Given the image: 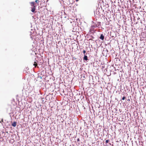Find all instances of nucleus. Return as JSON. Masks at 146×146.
Listing matches in <instances>:
<instances>
[{
  "instance_id": "f257e3e1",
  "label": "nucleus",
  "mask_w": 146,
  "mask_h": 146,
  "mask_svg": "<svg viewBox=\"0 0 146 146\" xmlns=\"http://www.w3.org/2000/svg\"><path fill=\"white\" fill-rule=\"evenodd\" d=\"M30 4L31 6L33 7V8H31V11L33 13L35 12V8L36 7V5H35V2H32L30 3Z\"/></svg>"
},
{
  "instance_id": "0eeeda50",
  "label": "nucleus",
  "mask_w": 146,
  "mask_h": 146,
  "mask_svg": "<svg viewBox=\"0 0 146 146\" xmlns=\"http://www.w3.org/2000/svg\"><path fill=\"white\" fill-rule=\"evenodd\" d=\"M125 96H123L122 97V99L123 100H124L125 99Z\"/></svg>"
},
{
  "instance_id": "7ed1b4c3",
  "label": "nucleus",
  "mask_w": 146,
  "mask_h": 146,
  "mask_svg": "<svg viewBox=\"0 0 146 146\" xmlns=\"http://www.w3.org/2000/svg\"><path fill=\"white\" fill-rule=\"evenodd\" d=\"M100 39H102V40H103L104 38V36H103L102 34L100 36Z\"/></svg>"
},
{
  "instance_id": "1a4fd4ad",
  "label": "nucleus",
  "mask_w": 146,
  "mask_h": 146,
  "mask_svg": "<svg viewBox=\"0 0 146 146\" xmlns=\"http://www.w3.org/2000/svg\"><path fill=\"white\" fill-rule=\"evenodd\" d=\"M109 141V140H107L106 141V143H108Z\"/></svg>"
},
{
  "instance_id": "20e7f679",
  "label": "nucleus",
  "mask_w": 146,
  "mask_h": 146,
  "mask_svg": "<svg viewBox=\"0 0 146 146\" xmlns=\"http://www.w3.org/2000/svg\"><path fill=\"white\" fill-rule=\"evenodd\" d=\"M83 59L84 60H88L87 56L86 55H84L83 58Z\"/></svg>"
},
{
  "instance_id": "39448f33",
  "label": "nucleus",
  "mask_w": 146,
  "mask_h": 146,
  "mask_svg": "<svg viewBox=\"0 0 146 146\" xmlns=\"http://www.w3.org/2000/svg\"><path fill=\"white\" fill-rule=\"evenodd\" d=\"M33 65L35 66V67H36V66H37V63L36 62H34V64H33Z\"/></svg>"
},
{
  "instance_id": "9d476101",
  "label": "nucleus",
  "mask_w": 146,
  "mask_h": 146,
  "mask_svg": "<svg viewBox=\"0 0 146 146\" xmlns=\"http://www.w3.org/2000/svg\"><path fill=\"white\" fill-rule=\"evenodd\" d=\"M77 141H80V139L79 138L78 139H77Z\"/></svg>"
},
{
  "instance_id": "f03ea898",
  "label": "nucleus",
  "mask_w": 146,
  "mask_h": 146,
  "mask_svg": "<svg viewBox=\"0 0 146 146\" xmlns=\"http://www.w3.org/2000/svg\"><path fill=\"white\" fill-rule=\"evenodd\" d=\"M16 125L17 122L16 121H14L11 123L12 125L14 127H15L16 126Z\"/></svg>"
},
{
  "instance_id": "6e6552de",
  "label": "nucleus",
  "mask_w": 146,
  "mask_h": 146,
  "mask_svg": "<svg viewBox=\"0 0 146 146\" xmlns=\"http://www.w3.org/2000/svg\"><path fill=\"white\" fill-rule=\"evenodd\" d=\"M83 53L84 54H85L86 52V51L85 50H83Z\"/></svg>"
},
{
  "instance_id": "423d86ee",
  "label": "nucleus",
  "mask_w": 146,
  "mask_h": 146,
  "mask_svg": "<svg viewBox=\"0 0 146 146\" xmlns=\"http://www.w3.org/2000/svg\"><path fill=\"white\" fill-rule=\"evenodd\" d=\"M39 2V0H36L35 1V2L37 4H38Z\"/></svg>"
}]
</instances>
